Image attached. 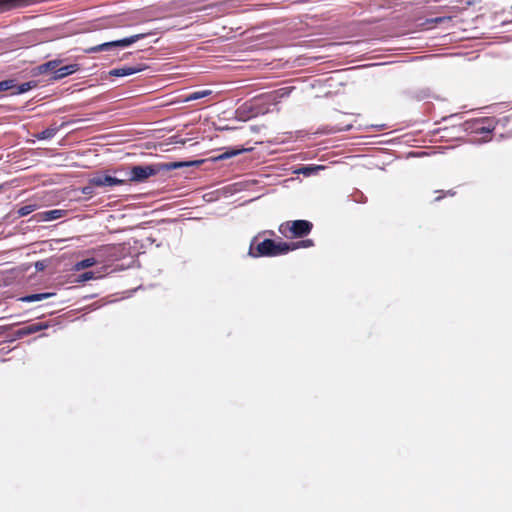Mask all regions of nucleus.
Returning a JSON list of instances; mask_svg holds the SVG:
<instances>
[{
	"label": "nucleus",
	"mask_w": 512,
	"mask_h": 512,
	"mask_svg": "<svg viewBox=\"0 0 512 512\" xmlns=\"http://www.w3.org/2000/svg\"><path fill=\"white\" fill-rule=\"evenodd\" d=\"M264 234L273 236L275 233L272 230L263 231L254 236L250 242L248 255L253 258L259 257H276L289 253L288 242H276L272 239L261 240Z\"/></svg>",
	"instance_id": "1"
},
{
	"label": "nucleus",
	"mask_w": 512,
	"mask_h": 512,
	"mask_svg": "<svg viewBox=\"0 0 512 512\" xmlns=\"http://www.w3.org/2000/svg\"><path fill=\"white\" fill-rule=\"evenodd\" d=\"M465 131H467L475 142H487L493 137L496 128V121L493 117H482L466 121Z\"/></svg>",
	"instance_id": "2"
},
{
	"label": "nucleus",
	"mask_w": 512,
	"mask_h": 512,
	"mask_svg": "<svg viewBox=\"0 0 512 512\" xmlns=\"http://www.w3.org/2000/svg\"><path fill=\"white\" fill-rule=\"evenodd\" d=\"M184 164L181 162L170 163H157L151 165H136L133 166L129 173V181L142 183L148 178L155 176L161 172L170 171L182 167Z\"/></svg>",
	"instance_id": "3"
},
{
	"label": "nucleus",
	"mask_w": 512,
	"mask_h": 512,
	"mask_svg": "<svg viewBox=\"0 0 512 512\" xmlns=\"http://www.w3.org/2000/svg\"><path fill=\"white\" fill-rule=\"evenodd\" d=\"M313 228V224L308 220L286 221L279 225L278 231L285 238H302L307 236Z\"/></svg>",
	"instance_id": "4"
},
{
	"label": "nucleus",
	"mask_w": 512,
	"mask_h": 512,
	"mask_svg": "<svg viewBox=\"0 0 512 512\" xmlns=\"http://www.w3.org/2000/svg\"><path fill=\"white\" fill-rule=\"evenodd\" d=\"M144 37H145V34L132 35V36L127 37V38H123V39H120V40L106 42V43L97 45L95 47H92L89 51H91V52H99V51L109 50L112 47H127V46L137 42L138 40L144 38Z\"/></svg>",
	"instance_id": "5"
},
{
	"label": "nucleus",
	"mask_w": 512,
	"mask_h": 512,
	"mask_svg": "<svg viewBox=\"0 0 512 512\" xmlns=\"http://www.w3.org/2000/svg\"><path fill=\"white\" fill-rule=\"evenodd\" d=\"M89 183L96 187H113L125 184V180L107 174H96L89 179Z\"/></svg>",
	"instance_id": "6"
},
{
	"label": "nucleus",
	"mask_w": 512,
	"mask_h": 512,
	"mask_svg": "<svg viewBox=\"0 0 512 512\" xmlns=\"http://www.w3.org/2000/svg\"><path fill=\"white\" fill-rule=\"evenodd\" d=\"M47 327L48 325L43 322H36L19 328L15 332V335L19 338H22L24 336L37 333L43 329H46Z\"/></svg>",
	"instance_id": "7"
},
{
	"label": "nucleus",
	"mask_w": 512,
	"mask_h": 512,
	"mask_svg": "<svg viewBox=\"0 0 512 512\" xmlns=\"http://www.w3.org/2000/svg\"><path fill=\"white\" fill-rule=\"evenodd\" d=\"M145 67L142 65L137 66H123L120 68H115L109 71V75L113 77H124L129 76L135 73H138L142 70H144Z\"/></svg>",
	"instance_id": "8"
},
{
	"label": "nucleus",
	"mask_w": 512,
	"mask_h": 512,
	"mask_svg": "<svg viewBox=\"0 0 512 512\" xmlns=\"http://www.w3.org/2000/svg\"><path fill=\"white\" fill-rule=\"evenodd\" d=\"M80 69L78 64H69L62 67H57V69L54 72L53 79L58 80L62 79L66 76H69L75 72H77Z\"/></svg>",
	"instance_id": "9"
},
{
	"label": "nucleus",
	"mask_w": 512,
	"mask_h": 512,
	"mask_svg": "<svg viewBox=\"0 0 512 512\" xmlns=\"http://www.w3.org/2000/svg\"><path fill=\"white\" fill-rule=\"evenodd\" d=\"M66 215V211L62 209H54V210H48L44 211L39 214L40 219L43 221H52L59 218H62Z\"/></svg>",
	"instance_id": "10"
},
{
	"label": "nucleus",
	"mask_w": 512,
	"mask_h": 512,
	"mask_svg": "<svg viewBox=\"0 0 512 512\" xmlns=\"http://www.w3.org/2000/svg\"><path fill=\"white\" fill-rule=\"evenodd\" d=\"M53 295H54V293H49V292L36 293V294L26 295V296L20 298V300L23 302H35V301H41V300L50 298Z\"/></svg>",
	"instance_id": "11"
},
{
	"label": "nucleus",
	"mask_w": 512,
	"mask_h": 512,
	"mask_svg": "<svg viewBox=\"0 0 512 512\" xmlns=\"http://www.w3.org/2000/svg\"><path fill=\"white\" fill-rule=\"evenodd\" d=\"M212 94V90L204 89L200 91H195L187 95L184 99L185 102H190L194 100H198L207 96H210Z\"/></svg>",
	"instance_id": "12"
},
{
	"label": "nucleus",
	"mask_w": 512,
	"mask_h": 512,
	"mask_svg": "<svg viewBox=\"0 0 512 512\" xmlns=\"http://www.w3.org/2000/svg\"><path fill=\"white\" fill-rule=\"evenodd\" d=\"M60 127L58 126H51V127H48L47 129L39 132L36 137L39 139V140H45V139H51L53 138L56 133L59 131Z\"/></svg>",
	"instance_id": "13"
},
{
	"label": "nucleus",
	"mask_w": 512,
	"mask_h": 512,
	"mask_svg": "<svg viewBox=\"0 0 512 512\" xmlns=\"http://www.w3.org/2000/svg\"><path fill=\"white\" fill-rule=\"evenodd\" d=\"M288 246H289V252H290V251L300 249V248L312 247V246H314V241L312 239H305V240H300L297 242L288 243Z\"/></svg>",
	"instance_id": "14"
},
{
	"label": "nucleus",
	"mask_w": 512,
	"mask_h": 512,
	"mask_svg": "<svg viewBox=\"0 0 512 512\" xmlns=\"http://www.w3.org/2000/svg\"><path fill=\"white\" fill-rule=\"evenodd\" d=\"M59 63H60V61H57V60L48 61V62L40 65L39 70H40L41 73H45L47 71H54L55 72V70L59 66Z\"/></svg>",
	"instance_id": "15"
},
{
	"label": "nucleus",
	"mask_w": 512,
	"mask_h": 512,
	"mask_svg": "<svg viewBox=\"0 0 512 512\" xmlns=\"http://www.w3.org/2000/svg\"><path fill=\"white\" fill-rule=\"evenodd\" d=\"M247 151L246 149L242 148V149H231V150H228L222 154H220L217 159L218 160H225V159H228V158H231V157H234V156H237L243 152Z\"/></svg>",
	"instance_id": "16"
},
{
	"label": "nucleus",
	"mask_w": 512,
	"mask_h": 512,
	"mask_svg": "<svg viewBox=\"0 0 512 512\" xmlns=\"http://www.w3.org/2000/svg\"><path fill=\"white\" fill-rule=\"evenodd\" d=\"M95 264H96L95 258H87V259H83V260L77 262L75 265V269L82 270V269L92 267Z\"/></svg>",
	"instance_id": "17"
},
{
	"label": "nucleus",
	"mask_w": 512,
	"mask_h": 512,
	"mask_svg": "<svg viewBox=\"0 0 512 512\" xmlns=\"http://www.w3.org/2000/svg\"><path fill=\"white\" fill-rule=\"evenodd\" d=\"M36 86V84L34 82H25V83H22L18 86H16V91L13 92L12 94H22V93H25L29 90H31L32 88H34Z\"/></svg>",
	"instance_id": "18"
},
{
	"label": "nucleus",
	"mask_w": 512,
	"mask_h": 512,
	"mask_svg": "<svg viewBox=\"0 0 512 512\" xmlns=\"http://www.w3.org/2000/svg\"><path fill=\"white\" fill-rule=\"evenodd\" d=\"M36 208H37L36 204L24 205V206L19 208L18 215L21 216V217L27 216L30 213L34 212L36 210Z\"/></svg>",
	"instance_id": "19"
},
{
	"label": "nucleus",
	"mask_w": 512,
	"mask_h": 512,
	"mask_svg": "<svg viewBox=\"0 0 512 512\" xmlns=\"http://www.w3.org/2000/svg\"><path fill=\"white\" fill-rule=\"evenodd\" d=\"M436 193H438V196L435 197V201L438 202L440 201L441 199H443L444 197L446 196H450V197H453L456 195V191L453 190V189H449V190H438L436 191Z\"/></svg>",
	"instance_id": "20"
},
{
	"label": "nucleus",
	"mask_w": 512,
	"mask_h": 512,
	"mask_svg": "<svg viewBox=\"0 0 512 512\" xmlns=\"http://www.w3.org/2000/svg\"><path fill=\"white\" fill-rule=\"evenodd\" d=\"M16 87L14 80H4L0 82V94L4 91L11 90Z\"/></svg>",
	"instance_id": "21"
},
{
	"label": "nucleus",
	"mask_w": 512,
	"mask_h": 512,
	"mask_svg": "<svg viewBox=\"0 0 512 512\" xmlns=\"http://www.w3.org/2000/svg\"><path fill=\"white\" fill-rule=\"evenodd\" d=\"M293 89H294L293 87H285V88L279 89L277 91V93H278L279 97H285V96H288Z\"/></svg>",
	"instance_id": "22"
},
{
	"label": "nucleus",
	"mask_w": 512,
	"mask_h": 512,
	"mask_svg": "<svg viewBox=\"0 0 512 512\" xmlns=\"http://www.w3.org/2000/svg\"><path fill=\"white\" fill-rule=\"evenodd\" d=\"M94 187L95 186H91V184L88 182V185L83 187L82 193L85 194V195H92Z\"/></svg>",
	"instance_id": "23"
},
{
	"label": "nucleus",
	"mask_w": 512,
	"mask_h": 512,
	"mask_svg": "<svg viewBox=\"0 0 512 512\" xmlns=\"http://www.w3.org/2000/svg\"><path fill=\"white\" fill-rule=\"evenodd\" d=\"M94 278H95L94 273L91 271L85 272L81 275V279L84 281L91 280Z\"/></svg>",
	"instance_id": "24"
}]
</instances>
